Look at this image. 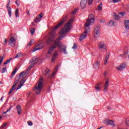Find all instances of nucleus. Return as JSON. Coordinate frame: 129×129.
<instances>
[{
  "mask_svg": "<svg viewBox=\"0 0 129 129\" xmlns=\"http://www.w3.org/2000/svg\"><path fill=\"white\" fill-rule=\"evenodd\" d=\"M64 37H65V36L62 35L54 41V43L49 47L46 57H48V55H51V53L56 49L57 46L58 47V49L60 50V52H63L64 54H68L67 47H64V45H62V42L60 41Z\"/></svg>",
  "mask_w": 129,
  "mask_h": 129,
  "instance_id": "1",
  "label": "nucleus"
},
{
  "mask_svg": "<svg viewBox=\"0 0 129 129\" xmlns=\"http://www.w3.org/2000/svg\"><path fill=\"white\" fill-rule=\"evenodd\" d=\"M68 18V17H67V16H66L65 17H64L60 21V22L55 27H54L53 28V31H52L50 33L49 37L46 40V44L47 45H49V44H50V43H51V42H52L53 41V40H54V39H55L56 34L55 33L54 31H55V30H57V29H58V28H59V27H61V26H62V25H63V23H65V22H66V21H67Z\"/></svg>",
  "mask_w": 129,
  "mask_h": 129,
  "instance_id": "2",
  "label": "nucleus"
},
{
  "mask_svg": "<svg viewBox=\"0 0 129 129\" xmlns=\"http://www.w3.org/2000/svg\"><path fill=\"white\" fill-rule=\"evenodd\" d=\"M73 21L74 20L73 18L69 20L64 26L65 28H63L62 29H61L59 32V34H60L61 35H64V34H66V33L69 32V31H70V29H71V24L72 22H73Z\"/></svg>",
  "mask_w": 129,
  "mask_h": 129,
  "instance_id": "3",
  "label": "nucleus"
},
{
  "mask_svg": "<svg viewBox=\"0 0 129 129\" xmlns=\"http://www.w3.org/2000/svg\"><path fill=\"white\" fill-rule=\"evenodd\" d=\"M43 78H40L38 81V84H36L35 87V90L36 91V94H40L42 89H43Z\"/></svg>",
  "mask_w": 129,
  "mask_h": 129,
  "instance_id": "4",
  "label": "nucleus"
},
{
  "mask_svg": "<svg viewBox=\"0 0 129 129\" xmlns=\"http://www.w3.org/2000/svg\"><path fill=\"white\" fill-rule=\"evenodd\" d=\"M94 17L93 14L89 15L88 18L86 20V23L85 24V27H88L90 25H93V24H94L95 19L93 18Z\"/></svg>",
  "mask_w": 129,
  "mask_h": 129,
  "instance_id": "5",
  "label": "nucleus"
},
{
  "mask_svg": "<svg viewBox=\"0 0 129 129\" xmlns=\"http://www.w3.org/2000/svg\"><path fill=\"white\" fill-rule=\"evenodd\" d=\"M37 62H39V58L37 57H33L32 59H31L30 62V66L27 69V71L31 70V69H32V68H33V67H34V66L37 64Z\"/></svg>",
  "mask_w": 129,
  "mask_h": 129,
  "instance_id": "6",
  "label": "nucleus"
},
{
  "mask_svg": "<svg viewBox=\"0 0 129 129\" xmlns=\"http://www.w3.org/2000/svg\"><path fill=\"white\" fill-rule=\"evenodd\" d=\"M19 81H20V77H17L15 78L14 83L12 86L11 89L10 90L9 94H12L13 91H15V90H16V86H17V84L19 83Z\"/></svg>",
  "mask_w": 129,
  "mask_h": 129,
  "instance_id": "7",
  "label": "nucleus"
},
{
  "mask_svg": "<svg viewBox=\"0 0 129 129\" xmlns=\"http://www.w3.org/2000/svg\"><path fill=\"white\" fill-rule=\"evenodd\" d=\"M85 31L83 33H82L81 36H80V38L79 39V40H80V41H82V40H84V39H85L86 38V37H87V34H88V31L90 30V28L88 27L85 28Z\"/></svg>",
  "mask_w": 129,
  "mask_h": 129,
  "instance_id": "8",
  "label": "nucleus"
},
{
  "mask_svg": "<svg viewBox=\"0 0 129 129\" xmlns=\"http://www.w3.org/2000/svg\"><path fill=\"white\" fill-rule=\"evenodd\" d=\"M100 34V27L99 26H95L94 30V38L97 39Z\"/></svg>",
  "mask_w": 129,
  "mask_h": 129,
  "instance_id": "9",
  "label": "nucleus"
},
{
  "mask_svg": "<svg viewBox=\"0 0 129 129\" xmlns=\"http://www.w3.org/2000/svg\"><path fill=\"white\" fill-rule=\"evenodd\" d=\"M126 68V64L124 62H123L121 63L120 65L117 66L116 67V69L118 71H122V70L125 69Z\"/></svg>",
  "mask_w": 129,
  "mask_h": 129,
  "instance_id": "10",
  "label": "nucleus"
},
{
  "mask_svg": "<svg viewBox=\"0 0 129 129\" xmlns=\"http://www.w3.org/2000/svg\"><path fill=\"white\" fill-rule=\"evenodd\" d=\"M17 41V39L14 38L13 37H11L9 39V44L11 47H15L16 46V42Z\"/></svg>",
  "mask_w": 129,
  "mask_h": 129,
  "instance_id": "11",
  "label": "nucleus"
},
{
  "mask_svg": "<svg viewBox=\"0 0 129 129\" xmlns=\"http://www.w3.org/2000/svg\"><path fill=\"white\" fill-rule=\"evenodd\" d=\"M108 86H109V81L108 79H106V82L105 84L104 85V92H107V90H108Z\"/></svg>",
  "mask_w": 129,
  "mask_h": 129,
  "instance_id": "12",
  "label": "nucleus"
},
{
  "mask_svg": "<svg viewBox=\"0 0 129 129\" xmlns=\"http://www.w3.org/2000/svg\"><path fill=\"white\" fill-rule=\"evenodd\" d=\"M10 4H11V0L9 1V3L7 4L6 8L8 9V15L10 18H12V8L9 6H10Z\"/></svg>",
  "mask_w": 129,
  "mask_h": 129,
  "instance_id": "13",
  "label": "nucleus"
},
{
  "mask_svg": "<svg viewBox=\"0 0 129 129\" xmlns=\"http://www.w3.org/2000/svg\"><path fill=\"white\" fill-rule=\"evenodd\" d=\"M44 48V44L43 43H40L37 45L36 47L32 50L33 52H36V51H39Z\"/></svg>",
  "mask_w": 129,
  "mask_h": 129,
  "instance_id": "14",
  "label": "nucleus"
},
{
  "mask_svg": "<svg viewBox=\"0 0 129 129\" xmlns=\"http://www.w3.org/2000/svg\"><path fill=\"white\" fill-rule=\"evenodd\" d=\"M87 1L88 0H81V3H80V6L81 9L83 10L85 7H86V5H87Z\"/></svg>",
  "mask_w": 129,
  "mask_h": 129,
  "instance_id": "15",
  "label": "nucleus"
},
{
  "mask_svg": "<svg viewBox=\"0 0 129 129\" xmlns=\"http://www.w3.org/2000/svg\"><path fill=\"white\" fill-rule=\"evenodd\" d=\"M98 46L99 49H104L105 47V44H104V42L100 41L98 43Z\"/></svg>",
  "mask_w": 129,
  "mask_h": 129,
  "instance_id": "16",
  "label": "nucleus"
},
{
  "mask_svg": "<svg viewBox=\"0 0 129 129\" xmlns=\"http://www.w3.org/2000/svg\"><path fill=\"white\" fill-rule=\"evenodd\" d=\"M44 16V14L43 13H41L38 17H37L34 20V22L35 23H39L41 20H42V18H43V16Z\"/></svg>",
  "mask_w": 129,
  "mask_h": 129,
  "instance_id": "17",
  "label": "nucleus"
},
{
  "mask_svg": "<svg viewBox=\"0 0 129 129\" xmlns=\"http://www.w3.org/2000/svg\"><path fill=\"white\" fill-rule=\"evenodd\" d=\"M25 82H26V80H22L19 83L20 85H18V87L17 88V89H16V91H17V90H19V89H21V88H22V86H24Z\"/></svg>",
  "mask_w": 129,
  "mask_h": 129,
  "instance_id": "18",
  "label": "nucleus"
},
{
  "mask_svg": "<svg viewBox=\"0 0 129 129\" xmlns=\"http://www.w3.org/2000/svg\"><path fill=\"white\" fill-rule=\"evenodd\" d=\"M114 121L112 120H106V123L107 124H110L112 125L113 127H114V126H116L115 124L113 123Z\"/></svg>",
  "mask_w": 129,
  "mask_h": 129,
  "instance_id": "19",
  "label": "nucleus"
},
{
  "mask_svg": "<svg viewBox=\"0 0 129 129\" xmlns=\"http://www.w3.org/2000/svg\"><path fill=\"white\" fill-rule=\"evenodd\" d=\"M58 56V51L55 50L53 53L52 58L51 59V62H54L57 56Z\"/></svg>",
  "mask_w": 129,
  "mask_h": 129,
  "instance_id": "20",
  "label": "nucleus"
},
{
  "mask_svg": "<svg viewBox=\"0 0 129 129\" xmlns=\"http://www.w3.org/2000/svg\"><path fill=\"white\" fill-rule=\"evenodd\" d=\"M112 15L113 19L116 21H118L120 19V16H119V14L117 15L115 13H113Z\"/></svg>",
  "mask_w": 129,
  "mask_h": 129,
  "instance_id": "21",
  "label": "nucleus"
},
{
  "mask_svg": "<svg viewBox=\"0 0 129 129\" xmlns=\"http://www.w3.org/2000/svg\"><path fill=\"white\" fill-rule=\"evenodd\" d=\"M16 108L17 110V113H18V114H21L22 113V106L20 105H18L16 106Z\"/></svg>",
  "mask_w": 129,
  "mask_h": 129,
  "instance_id": "22",
  "label": "nucleus"
},
{
  "mask_svg": "<svg viewBox=\"0 0 129 129\" xmlns=\"http://www.w3.org/2000/svg\"><path fill=\"white\" fill-rule=\"evenodd\" d=\"M116 22L113 20H111L109 22L108 25L110 26V27H112L113 26H117Z\"/></svg>",
  "mask_w": 129,
  "mask_h": 129,
  "instance_id": "23",
  "label": "nucleus"
},
{
  "mask_svg": "<svg viewBox=\"0 0 129 129\" xmlns=\"http://www.w3.org/2000/svg\"><path fill=\"white\" fill-rule=\"evenodd\" d=\"M93 68H94V69H98V68H99V61H96L94 62Z\"/></svg>",
  "mask_w": 129,
  "mask_h": 129,
  "instance_id": "24",
  "label": "nucleus"
},
{
  "mask_svg": "<svg viewBox=\"0 0 129 129\" xmlns=\"http://www.w3.org/2000/svg\"><path fill=\"white\" fill-rule=\"evenodd\" d=\"M57 69H58V67H56V68H55V69H54L53 73L52 74H51V75H49L48 76V78L49 79H51V78H52V77H54V75H55V74L56 73V71H57Z\"/></svg>",
  "mask_w": 129,
  "mask_h": 129,
  "instance_id": "25",
  "label": "nucleus"
},
{
  "mask_svg": "<svg viewBox=\"0 0 129 129\" xmlns=\"http://www.w3.org/2000/svg\"><path fill=\"white\" fill-rule=\"evenodd\" d=\"M124 25L126 30H129V20H125Z\"/></svg>",
  "mask_w": 129,
  "mask_h": 129,
  "instance_id": "26",
  "label": "nucleus"
},
{
  "mask_svg": "<svg viewBox=\"0 0 129 129\" xmlns=\"http://www.w3.org/2000/svg\"><path fill=\"white\" fill-rule=\"evenodd\" d=\"M13 60V58H10L6 60V61L4 62V65H7V64H9L11 63V61Z\"/></svg>",
  "mask_w": 129,
  "mask_h": 129,
  "instance_id": "27",
  "label": "nucleus"
},
{
  "mask_svg": "<svg viewBox=\"0 0 129 129\" xmlns=\"http://www.w3.org/2000/svg\"><path fill=\"white\" fill-rule=\"evenodd\" d=\"M99 86H100V85L99 84H97L96 85V86L95 87V89L96 90V92H98L99 91Z\"/></svg>",
  "mask_w": 129,
  "mask_h": 129,
  "instance_id": "28",
  "label": "nucleus"
},
{
  "mask_svg": "<svg viewBox=\"0 0 129 129\" xmlns=\"http://www.w3.org/2000/svg\"><path fill=\"white\" fill-rule=\"evenodd\" d=\"M125 124L127 126H129V118H126L125 119Z\"/></svg>",
  "mask_w": 129,
  "mask_h": 129,
  "instance_id": "29",
  "label": "nucleus"
},
{
  "mask_svg": "<svg viewBox=\"0 0 129 129\" xmlns=\"http://www.w3.org/2000/svg\"><path fill=\"white\" fill-rule=\"evenodd\" d=\"M4 58H5V55L0 56V66L4 61Z\"/></svg>",
  "mask_w": 129,
  "mask_h": 129,
  "instance_id": "30",
  "label": "nucleus"
},
{
  "mask_svg": "<svg viewBox=\"0 0 129 129\" xmlns=\"http://www.w3.org/2000/svg\"><path fill=\"white\" fill-rule=\"evenodd\" d=\"M17 71H18V70L17 69H15L11 75V77H14V76H15L16 73H17Z\"/></svg>",
  "mask_w": 129,
  "mask_h": 129,
  "instance_id": "31",
  "label": "nucleus"
},
{
  "mask_svg": "<svg viewBox=\"0 0 129 129\" xmlns=\"http://www.w3.org/2000/svg\"><path fill=\"white\" fill-rule=\"evenodd\" d=\"M49 73H50V70H48V69L45 70L43 75H47V74H49Z\"/></svg>",
  "mask_w": 129,
  "mask_h": 129,
  "instance_id": "32",
  "label": "nucleus"
},
{
  "mask_svg": "<svg viewBox=\"0 0 129 129\" xmlns=\"http://www.w3.org/2000/svg\"><path fill=\"white\" fill-rule=\"evenodd\" d=\"M98 11H102V4H100L98 6Z\"/></svg>",
  "mask_w": 129,
  "mask_h": 129,
  "instance_id": "33",
  "label": "nucleus"
},
{
  "mask_svg": "<svg viewBox=\"0 0 129 129\" xmlns=\"http://www.w3.org/2000/svg\"><path fill=\"white\" fill-rule=\"evenodd\" d=\"M15 16L17 18L19 17V9H17L15 11Z\"/></svg>",
  "mask_w": 129,
  "mask_h": 129,
  "instance_id": "34",
  "label": "nucleus"
},
{
  "mask_svg": "<svg viewBox=\"0 0 129 129\" xmlns=\"http://www.w3.org/2000/svg\"><path fill=\"white\" fill-rule=\"evenodd\" d=\"M118 15H119V17H120V18H122V17H123L124 16V15H125V13H124V12L119 13Z\"/></svg>",
  "mask_w": 129,
  "mask_h": 129,
  "instance_id": "35",
  "label": "nucleus"
},
{
  "mask_svg": "<svg viewBox=\"0 0 129 129\" xmlns=\"http://www.w3.org/2000/svg\"><path fill=\"white\" fill-rule=\"evenodd\" d=\"M23 56V54L21 52H19L17 54V55L15 56V58H18L19 57H22Z\"/></svg>",
  "mask_w": 129,
  "mask_h": 129,
  "instance_id": "36",
  "label": "nucleus"
},
{
  "mask_svg": "<svg viewBox=\"0 0 129 129\" xmlns=\"http://www.w3.org/2000/svg\"><path fill=\"white\" fill-rule=\"evenodd\" d=\"M1 73H5L7 72V68H4L2 70H1Z\"/></svg>",
  "mask_w": 129,
  "mask_h": 129,
  "instance_id": "37",
  "label": "nucleus"
},
{
  "mask_svg": "<svg viewBox=\"0 0 129 129\" xmlns=\"http://www.w3.org/2000/svg\"><path fill=\"white\" fill-rule=\"evenodd\" d=\"M35 31H36V29H35V28H33L30 31L31 35H34V34H35Z\"/></svg>",
  "mask_w": 129,
  "mask_h": 129,
  "instance_id": "38",
  "label": "nucleus"
},
{
  "mask_svg": "<svg viewBox=\"0 0 129 129\" xmlns=\"http://www.w3.org/2000/svg\"><path fill=\"white\" fill-rule=\"evenodd\" d=\"M27 124H28V125H29L30 126H32V125H33V122L31 121H28L27 122Z\"/></svg>",
  "mask_w": 129,
  "mask_h": 129,
  "instance_id": "39",
  "label": "nucleus"
},
{
  "mask_svg": "<svg viewBox=\"0 0 129 129\" xmlns=\"http://www.w3.org/2000/svg\"><path fill=\"white\" fill-rule=\"evenodd\" d=\"M77 45H76V44L74 43V45L72 47V49H73L74 50H75V49H77Z\"/></svg>",
  "mask_w": 129,
  "mask_h": 129,
  "instance_id": "40",
  "label": "nucleus"
},
{
  "mask_svg": "<svg viewBox=\"0 0 129 129\" xmlns=\"http://www.w3.org/2000/svg\"><path fill=\"white\" fill-rule=\"evenodd\" d=\"M11 109H12V107H10L9 109H8L7 110V111L4 112L3 113V114H6V113H7V112H9V111H10L11 110Z\"/></svg>",
  "mask_w": 129,
  "mask_h": 129,
  "instance_id": "41",
  "label": "nucleus"
},
{
  "mask_svg": "<svg viewBox=\"0 0 129 129\" xmlns=\"http://www.w3.org/2000/svg\"><path fill=\"white\" fill-rule=\"evenodd\" d=\"M120 1H121V0H113V3L114 4H116L117 3H119V2H120Z\"/></svg>",
  "mask_w": 129,
  "mask_h": 129,
  "instance_id": "42",
  "label": "nucleus"
},
{
  "mask_svg": "<svg viewBox=\"0 0 129 129\" xmlns=\"http://www.w3.org/2000/svg\"><path fill=\"white\" fill-rule=\"evenodd\" d=\"M15 4L16 5H17V6H18V7H19V6H20V1H18V0L16 1L15 2Z\"/></svg>",
  "mask_w": 129,
  "mask_h": 129,
  "instance_id": "43",
  "label": "nucleus"
},
{
  "mask_svg": "<svg viewBox=\"0 0 129 129\" xmlns=\"http://www.w3.org/2000/svg\"><path fill=\"white\" fill-rule=\"evenodd\" d=\"M8 43V40L7 39H4V45H6Z\"/></svg>",
  "mask_w": 129,
  "mask_h": 129,
  "instance_id": "44",
  "label": "nucleus"
},
{
  "mask_svg": "<svg viewBox=\"0 0 129 129\" xmlns=\"http://www.w3.org/2000/svg\"><path fill=\"white\" fill-rule=\"evenodd\" d=\"M93 0H88V5H90L92 4Z\"/></svg>",
  "mask_w": 129,
  "mask_h": 129,
  "instance_id": "45",
  "label": "nucleus"
},
{
  "mask_svg": "<svg viewBox=\"0 0 129 129\" xmlns=\"http://www.w3.org/2000/svg\"><path fill=\"white\" fill-rule=\"evenodd\" d=\"M109 58V54H108L105 56V60H108Z\"/></svg>",
  "mask_w": 129,
  "mask_h": 129,
  "instance_id": "46",
  "label": "nucleus"
},
{
  "mask_svg": "<svg viewBox=\"0 0 129 129\" xmlns=\"http://www.w3.org/2000/svg\"><path fill=\"white\" fill-rule=\"evenodd\" d=\"M6 126H7V123H4V124L2 125V128L6 127Z\"/></svg>",
  "mask_w": 129,
  "mask_h": 129,
  "instance_id": "47",
  "label": "nucleus"
},
{
  "mask_svg": "<svg viewBox=\"0 0 129 129\" xmlns=\"http://www.w3.org/2000/svg\"><path fill=\"white\" fill-rule=\"evenodd\" d=\"M76 12H77V10H75L74 11H73L72 12L73 15H75L76 14Z\"/></svg>",
  "mask_w": 129,
  "mask_h": 129,
  "instance_id": "48",
  "label": "nucleus"
},
{
  "mask_svg": "<svg viewBox=\"0 0 129 129\" xmlns=\"http://www.w3.org/2000/svg\"><path fill=\"white\" fill-rule=\"evenodd\" d=\"M26 14L28 15V16H30V11H29V10H27Z\"/></svg>",
  "mask_w": 129,
  "mask_h": 129,
  "instance_id": "49",
  "label": "nucleus"
},
{
  "mask_svg": "<svg viewBox=\"0 0 129 129\" xmlns=\"http://www.w3.org/2000/svg\"><path fill=\"white\" fill-rule=\"evenodd\" d=\"M107 108L108 110H111V107L107 106Z\"/></svg>",
  "mask_w": 129,
  "mask_h": 129,
  "instance_id": "50",
  "label": "nucleus"
},
{
  "mask_svg": "<svg viewBox=\"0 0 129 129\" xmlns=\"http://www.w3.org/2000/svg\"><path fill=\"white\" fill-rule=\"evenodd\" d=\"M104 64V65H106V64H107V60L105 59Z\"/></svg>",
  "mask_w": 129,
  "mask_h": 129,
  "instance_id": "51",
  "label": "nucleus"
},
{
  "mask_svg": "<svg viewBox=\"0 0 129 129\" xmlns=\"http://www.w3.org/2000/svg\"><path fill=\"white\" fill-rule=\"evenodd\" d=\"M23 74H26V73H25V72H23L22 73H21L20 75V76H22V75H23Z\"/></svg>",
  "mask_w": 129,
  "mask_h": 129,
  "instance_id": "52",
  "label": "nucleus"
},
{
  "mask_svg": "<svg viewBox=\"0 0 129 129\" xmlns=\"http://www.w3.org/2000/svg\"><path fill=\"white\" fill-rule=\"evenodd\" d=\"M32 42L31 41V42L28 44V46H31V45H32Z\"/></svg>",
  "mask_w": 129,
  "mask_h": 129,
  "instance_id": "53",
  "label": "nucleus"
},
{
  "mask_svg": "<svg viewBox=\"0 0 129 129\" xmlns=\"http://www.w3.org/2000/svg\"><path fill=\"white\" fill-rule=\"evenodd\" d=\"M4 99V97H2L1 98V101H3V100Z\"/></svg>",
  "mask_w": 129,
  "mask_h": 129,
  "instance_id": "54",
  "label": "nucleus"
},
{
  "mask_svg": "<svg viewBox=\"0 0 129 129\" xmlns=\"http://www.w3.org/2000/svg\"><path fill=\"white\" fill-rule=\"evenodd\" d=\"M0 84H3V83L0 81Z\"/></svg>",
  "mask_w": 129,
  "mask_h": 129,
  "instance_id": "55",
  "label": "nucleus"
},
{
  "mask_svg": "<svg viewBox=\"0 0 129 129\" xmlns=\"http://www.w3.org/2000/svg\"><path fill=\"white\" fill-rule=\"evenodd\" d=\"M50 113L52 114L53 113V112H50Z\"/></svg>",
  "mask_w": 129,
  "mask_h": 129,
  "instance_id": "56",
  "label": "nucleus"
},
{
  "mask_svg": "<svg viewBox=\"0 0 129 129\" xmlns=\"http://www.w3.org/2000/svg\"><path fill=\"white\" fill-rule=\"evenodd\" d=\"M1 118H2V116H0V119H1Z\"/></svg>",
  "mask_w": 129,
  "mask_h": 129,
  "instance_id": "57",
  "label": "nucleus"
},
{
  "mask_svg": "<svg viewBox=\"0 0 129 129\" xmlns=\"http://www.w3.org/2000/svg\"><path fill=\"white\" fill-rule=\"evenodd\" d=\"M30 95V93L28 94V96Z\"/></svg>",
  "mask_w": 129,
  "mask_h": 129,
  "instance_id": "58",
  "label": "nucleus"
}]
</instances>
